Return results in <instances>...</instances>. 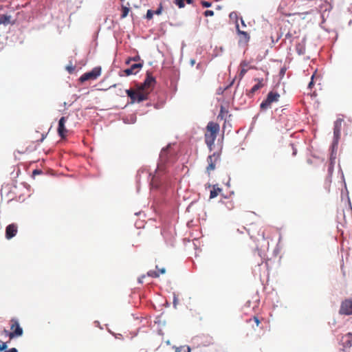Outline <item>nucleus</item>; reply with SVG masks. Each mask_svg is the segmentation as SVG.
Instances as JSON below:
<instances>
[{
    "mask_svg": "<svg viewBox=\"0 0 352 352\" xmlns=\"http://www.w3.org/2000/svg\"><path fill=\"white\" fill-rule=\"evenodd\" d=\"M100 74H101V68L100 67H94L91 71H90L89 72H86L84 74H82L80 77L79 80L81 82H83L89 80H95L99 76H100Z\"/></svg>",
    "mask_w": 352,
    "mask_h": 352,
    "instance_id": "obj_6",
    "label": "nucleus"
},
{
    "mask_svg": "<svg viewBox=\"0 0 352 352\" xmlns=\"http://www.w3.org/2000/svg\"><path fill=\"white\" fill-rule=\"evenodd\" d=\"M175 352H190L189 346H180L175 349Z\"/></svg>",
    "mask_w": 352,
    "mask_h": 352,
    "instance_id": "obj_20",
    "label": "nucleus"
},
{
    "mask_svg": "<svg viewBox=\"0 0 352 352\" xmlns=\"http://www.w3.org/2000/svg\"><path fill=\"white\" fill-rule=\"evenodd\" d=\"M153 14H154V11H153L152 10H148L147 12H146V17L147 19L150 20L153 18Z\"/></svg>",
    "mask_w": 352,
    "mask_h": 352,
    "instance_id": "obj_25",
    "label": "nucleus"
},
{
    "mask_svg": "<svg viewBox=\"0 0 352 352\" xmlns=\"http://www.w3.org/2000/svg\"><path fill=\"white\" fill-rule=\"evenodd\" d=\"M174 160L175 151L172 149L171 146L169 144L161 151L160 155V162L157 166V169L159 170L162 169L163 165L167 163L173 162Z\"/></svg>",
    "mask_w": 352,
    "mask_h": 352,
    "instance_id": "obj_3",
    "label": "nucleus"
},
{
    "mask_svg": "<svg viewBox=\"0 0 352 352\" xmlns=\"http://www.w3.org/2000/svg\"><path fill=\"white\" fill-rule=\"evenodd\" d=\"M162 3H160L159 8L155 11H154V14L160 15L162 14Z\"/></svg>",
    "mask_w": 352,
    "mask_h": 352,
    "instance_id": "obj_27",
    "label": "nucleus"
},
{
    "mask_svg": "<svg viewBox=\"0 0 352 352\" xmlns=\"http://www.w3.org/2000/svg\"><path fill=\"white\" fill-rule=\"evenodd\" d=\"M222 191L221 188H219L217 185H214L212 186V190H210V198L214 199Z\"/></svg>",
    "mask_w": 352,
    "mask_h": 352,
    "instance_id": "obj_17",
    "label": "nucleus"
},
{
    "mask_svg": "<svg viewBox=\"0 0 352 352\" xmlns=\"http://www.w3.org/2000/svg\"><path fill=\"white\" fill-rule=\"evenodd\" d=\"M241 24H242V25H243V26H244V27H245V26H246V25H245V22H244V21H243V19L242 18H241Z\"/></svg>",
    "mask_w": 352,
    "mask_h": 352,
    "instance_id": "obj_38",
    "label": "nucleus"
},
{
    "mask_svg": "<svg viewBox=\"0 0 352 352\" xmlns=\"http://www.w3.org/2000/svg\"><path fill=\"white\" fill-rule=\"evenodd\" d=\"M10 332L7 330H4V332L8 335L10 340H12L14 338L20 337L23 333V330L22 327L20 326L18 320L15 318H12L10 321Z\"/></svg>",
    "mask_w": 352,
    "mask_h": 352,
    "instance_id": "obj_4",
    "label": "nucleus"
},
{
    "mask_svg": "<svg viewBox=\"0 0 352 352\" xmlns=\"http://www.w3.org/2000/svg\"><path fill=\"white\" fill-rule=\"evenodd\" d=\"M18 232V226L16 223L9 224L6 228V238L7 239H11L16 235Z\"/></svg>",
    "mask_w": 352,
    "mask_h": 352,
    "instance_id": "obj_10",
    "label": "nucleus"
},
{
    "mask_svg": "<svg viewBox=\"0 0 352 352\" xmlns=\"http://www.w3.org/2000/svg\"><path fill=\"white\" fill-rule=\"evenodd\" d=\"M147 275L153 278H157L160 276V273L155 270H150L147 272Z\"/></svg>",
    "mask_w": 352,
    "mask_h": 352,
    "instance_id": "obj_21",
    "label": "nucleus"
},
{
    "mask_svg": "<svg viewBox=\"0 0 352 352\" xmlns=\"http://www.w3.org/2000/svg\"><path fill=\"white\" fill-rule=\"evenodd\" d=\"M229 17L230 19L235 21L236 25L238 24V15L236 12H232L231 13H230Z\"/></svg>",
    "mask_w": 352,
    "mask_h": 352,
    "instance_id": "obj_22",
    "label": "nucleus"
},
{
    "mask_svg": "<svg viewBox=\"0 0 352 352\" xmlns=\"http://www.w3.org/2000/svg\"><path fill=\"white\" fill-rule=\"evenodd\" d=\"M205 16H212L214 15V12L212 10H206L204 13Z\"/></svg>",
    "mask_w": 352,
    "mask_h": 352,
    "instance_id": "obj_26",
    "label": "nucleus"
},
{
    "mask_svg": "<svg viewBox=\"0 0 352 352\" xmlns=\"http://www.w3.org/2000/svg\"><path fill=\"white\" fill-rule=\"evenodd\" d=\"M155 82V78L149 72H147L144 82L138 86L136 91L126 89L125 91L131 98V102L135 101L140 102L148 99V96L154 87Z\"/></svg>",
    "mask_w": 352,
    "mask_h": 352,
    "instance_id": "obj_1",
    "label": "nucleus"
},
{
    "mask_svg": "<svg viewBox=\"0 0 352 352\" xmlns=\"http://www.w3.org/2000/svg\"><path fill=\"white\" fill-rule=\"evenodd\" d=\"M220 158V154L219 153H214L212 155H210L208 157L207 161L208 163V166L206 167V171L208 175L210 174V172L214 170L216 167V163Z\"/></svg>",
    "mask_w": 352,
    "mask_h": 352,
    "instance_id": "obj_7",
    "label": "nucleus"
},
{
    "mask_svg": "<svg viewBox=\"0 0 352 352\" xmlns=\"http://www.w3.org/2000/svg\"><path fill=\"white\" fill-rule=\"evenodd\" d=\"M342 122V119L338 118L334 122L333 135L336 142L338 141L340 137Z\"/></svg>",
    "mask_w": 352,
    "mask_h": 352,
    "instance_id": "obj_11",
    "label": "nucleus"
},
{
    "mask_svg": "<svg viewBox=\"0 0 352 352\" xmlns=\"http://www.w3.org/2000/svg\"><path fill=\"white\" fill-rule=\"evenodd\" d=\"M44 139H45V135H42V138H41V139L40 140V142H43Z\"/></svg>",
    "mask_w": 352,
    "mask_h": 352,
    "instance_id": "obj_40",
    "label": "nucleus"
},
{
    "mask_svg": "<svg viewBox=\"0 0 352 352\" xmlns=\"http://www.w3.org/2000/svg\"><path fill=\"white\" fill-rule=\"evenodd\" d=\"M201 4L204 8H209V7H210L212 6V3L210 2L204 1H201Z\"/></svg>",
    "mask_w": 352,
    "mask_h": 352,
    "instance_id": "obj_28",
    "label": "nucleus"
},
{
    "mask_svg": "<svg viewBox=\"0 0 352 352\" xmlns=\"http://www.w3.org/2000/svg\"><path fill=\"white\" fill-rule=\"evenodd\" d=\"M217 118H221V120H222V119H223V107H221V112H220V113L219 114V116H218V117H217Z\"/></svg>",
    "mask_w": 352,
    "mask_h": 352,
    "instance_id": "obj_35",
    "label": "nucleus"
},
{
    "mask_svg": "<svg viewBox=\"0 0 352 352\" xmlns=\"http://www.w3.org/2000/svg\"><path fill=\"white\" fill-rule=\"evenodd\" d=\"M341 342L344 346L350 347L352 345V333H348L344 336H342L341 339Z\"/></svg>",
    "mask_w": 352,
    "mask_h": 352,
    "instance_id": "obj_14",
    "label": "nucleus"
},
{
    "mask_svg": "<svg viewBox=\"0 0 352 352\" xmlns=\"http://www.w3.org/2000/svg\"><path fill=\"white\" fill-rule=\"evenodd\" d=\"M177 302H178L177 298L175 296H174L173 305H174L175 307H176Z\"/></svg>",
    "mask_w": 352,
    "mask_h": 352,
    "instance_id": "obj_33",
    "label": "nucleus"
},
{
    "mask_svg": "<svg viewBox=\"0 0 352 352\" xmlns=\"http://www.w3.org/2000/svg\"><path fill=\"white\" fill-rule=\"evenodd\" d=\"M219 131V124L214 122H209L206 127L204 134L205 142L210 151L213 149L214 141Z\"/></svg>",
    "mask_w": 352,
    "mask_h": 352,
    "instance_id": "obj_2",
    "label": "nucleus"
},
{
    "mask_svg": "<svg viewBox=\"0 0 352 352\" xmlns=\"http://www.w3.org/2000/svg\"><path fill=\"white\" fill-rule=\"evenodd\" d=\"M236 31L238 32V34L239 35H241L243 36V38L246 41H248L249 39H250V36L249 34H248V32H245V31H242L239 29V24H236Z\"/></svg>",
    "mask_w": 352,
    "mask_h": 352,
    "instance_id": "obj_19",
    "label": "nucleus"
},
{
    "mask_svg": "<svg viewBox=\"0 0 352 352\" xmlns=\"http://www.w3.org/2000/svg\"><path fill=\"white\" fill-rule=\"evenodd\" d=\"M247 70L245 69H242L240 72L239 76L240 78H242L245 74L246 73Z\"/></svg>",
    "mask_w": 352,
    "mask_h": 352,
    "instance_id": "obj_29",
    "label": "nucleus"
},
{
    "mask_svg": "<svg viewBox=\"0 0 352 352\" xmlns=\"http://www.w3.org/2000/svg\"><path fill=\"white\" fill-rule=\"evenodd\" d=\"M296 149L295 148L293 147V155H296Z\"/></svg>",
    "mask_w": 352,
    "mask_h": 352,
    "instance_id": "obj_39",
    "label": "nucleus"
},
{
    "mask_svg": "<svg viewBox=\"0 0 352 352\" xmlns=\"http://www.w3.org/2000/svg\"><path fill=\"white\" fill-rule=\"evenodd\" d=\"M255 80L257 81V83L252 87L250 91V94H254L256 91H257L259 89L262 88L264 86L263 78H257L255 79Z\"/></svg>",
    "mask_w": 352,
    "mask_h": 352,
    "instance_id": "obj_15",
    "label": "nucleus"
},
{
    "mask_svg": "<svg viewBox=\"0 0 352 352\" xmlns=\"http://www.w3.org/2000/svg\"><path fill=\"white\" fill-rule=\"evenodd\" d=\"M131 60L132 61H135V62L139 61V60H140V56L138 55V56H134L133 58H130L129 60H127L126 61V64H129Z\"/></svg>",
    "mask_w": 352,
    "mask_h": 352,
    "instance_id": "obj_23",
    "label": "nucleus"
},
{
    "mask_svg": "<svg viewBox=\"0 0 352 352\" xmlns=\"http://www.w3.org/2000/svg\"><path fill=\"white\" fill-rule=\"evenodd\" d=\"M280 97V96L278 93L270 91L266 99L261 102L260 108L262 110H266L271 108L272 104L273 102H277L279 100Z\"/></svg>",
    "mask_w": 352,
    "mask_h": 352,
    "instance_id": "obj_5",
    "label": "nucleus"
},
{
    "mask_svg": "<svg viewBox=\"0 0 352 352\" xmlns=\"http://www.w3.org/2000/svg\"><path fill=\"white\" fill-rule=\"evenodd\" d=\"M67 120V118L61 117L58 122V126L57 129L58 134L61 138H65L67 133V130L65 128V123Z\"/></svg>",
    "mask_w": 352,
    "mask_h": 352,
    "instance_id": "obj_9",
    "label": "nucleus"
},
{
    "mask_svg": "<svg viewBox=\"0 0 352 352\" xmlns=\"http://www.w3.org/2000/svg\"><path fill=\"white\" fill-rule=\"evenodd\" d=\"M67 70L69 72V73H72L74 69L72 67H67Z\"/></svg>",
    "mask_w": 352,
    "mask_h": 352,
    "instance_id": "obj_36",
    "label": "nucleus"
},
{
    "mask_svg": "<svg viewBox=\"0 0 352 352\" xmlns=\"http://www.w3.org/2000/svg\"><path fill=\"white\" fill-rule=\"evenodd\" d=\"M8 348V345L6 342H1L0 344V352H18V350L16 348H12L9 350H6Z\"/></svg>",
    "mask_w": 352,
    "mask_h": 352,
    "instance_id": "obj_18",
    "label": "nucleus"
},
{
    "mask_svg": "<svg viewBox=\"0 0 352 352\" xmlns=\"http://www.w3.org/2000/svg\"><path fill=\"white\" fill-rule=\"evenodd\" d=\"M314 75H313V76H311V80L310 81V82H309V85H308V87H309V88H311V87H312V86L314 85Z\"/></svg>",
    "mask_w": 352,
    "mask_h": 352,
    "instance_id": "obj_32",
    "label": "nucleus"
},
{
    "mask_svg": "<svg viewBox=\"0 0 352 352\" xmlns=\"http://www.w3.org/2000/svg\"><path fill=\"white\" fill-rule=\"evenodd\" d=\"M143 66V63H139L132 65L129 68H127L123 71L126 76H130L136 74L138 70Z\"/></svg>",
    "mask_w": 352,
    "mask_h": 352,
    "instance_id": "obj_12",
    "label": "nucleus"
},
{
    "mask_svg": "<svg viewBox=\"0 0 352 352\" xmlns=\"http://www.w3.org/2000/svg\"><path fill=\"white\" fill-rule=\"evenodd\" d=\"M286 69H286V67H283V68H281V69H280V76L281 77H283V76L285 75V72H286Z\"/></svg>",
    "mask_w": 352,
    "mask_h": 352,
    "instance_id": "obj_30",
    "label": "nucleus"
},
{
    "mask_svg": "<svg viewBox=\"0 0 352 352\" xmlns=\"http://www.w3.org/2000/svg\"><path fill=\"white\" fill-rule=\"evenodd\" d=\"M120 1H121L122 2H124V0H120Z\"/></svg>",
    "mask_w": 352,
    "mask_h": 352,
    "instance_id": "obj_41",
    "label": "nucleus"
},
{
    "mask_svg": "<svg viewBox=\"0 0 352 352\" xmlns=\"http://www.w3.org/2000/svg\"><path fill=\"white\" fill-rule=\"evenodd\" d=\"M252 228H249L248 230V234H250V237L252 239H254L255 240H258V238H261V239H264L265 236H264V232H261L260 230L257 233V236L254 234V230H256L258 229V226H256V225H254V224H252Z\"/></svg>",
    "mask_w": 352,
    "mask_h": 352,
    "instance_id": "obj_13",
    "label": "nucleus"
},
{
    "mask_svg": "<svg viewBox=\"0 0 352 352\" xmlns=\"http://www.w3.org/2000/svg\"><path fill=\"white\" fill-rule=\"evenodd\" d=\"M217 118H221V120H222V119H223V107H221V112H220V113L219 114V116H218V117H217Z\"/></svg>",
    "mask_w": 352,
    "mask_h": 352,
    "instance_id": "obj_34",
    "label": "nucleus"
},
{
    "mask_svg": "<svg viewBox=\"0 0 352 352\" xmlns=\"http://www.w3.org/2000/svg\"><path fill=\"white\" fill-rule=\"evenodd\" d=\"M121 11H122V14L120 16L121 19H124L125 17H126L128 16L129 12H130V4L129 2H127L126 5L122 4L121 6Z\"/></svg>",
    "mask_w": 352,
    "mask_h": 352,
    "instance_id": "obj_16",
    "label": "nucleus"
},
{
    "mask_svg": "<svg viewBox=\"0 0 352 352\" xmlns=\"http://www.w3.org/2000/svg\"><path fill=\"white\" fill-rule=\"evenodd\" d=\"M296 51L298 54H303L305 53V49L300 44L296 45Z\"/></svg>",
    "mask_w": 352,
    "mask_h": 352,
    "instance_id": "obj_24",
    "label": "nucleus"
},
{
    "mask_svg": "<svg viewBox=\"0 0 352 352\" xmlns=\"http://www.w3.org/2000/svg\"><path fill=\"white\" fill-rule=\"evenodd\" d=\"M252 320L254 321V322L256 323V326L258 327L259 325V324H260V320H259L258 318L256 317V316H254Z\"/></svg>",
    "mask_w": 352,
    "mask_h": 352,
    "instance_id": "obj_31",
    "label": "nucleus"
},
{
    "mask_svg": "<svg viewBox=\"0 0 352 352\" xmlns=\"http://www.w3.org/2000/svg\"><path fill=\"white\" fill-rule=\"evenodd\" d=\"M339 313L342 315L352 314V298L346 299L342 302Z\"/></svg>",
    "mask_w": 352,
    "mask_h": 352,
    "instance_id": "obj_8",
    "label": "nucleus"
},
{
    "mask_svg": "<svg viewBox=\"0 0 352 352\" xmlns=\"http://www.w3.org/2000/svg\"><path fill=\"white\" fill-rule=\"evenodd\" d=\"M160 274H164L166 272V270L164 268H162L160 270Z\"/></svg>",
    "mask_w": 352,
    "mask_h": 352,
    "instance_id": "obj_37",
    "label": "nucleus"
}]
</instances>
